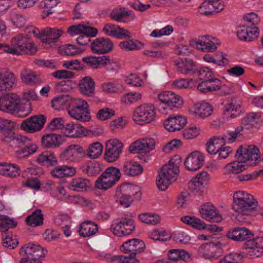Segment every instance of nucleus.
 Wrapping results in <instances>:
<instances>
[{
  "label": "nucleus",
  "instance_id": "24",
  "mask_svg": "<svg viewBox=\"0 0 263 263\" xmlns=\"http://www.w3.org/2000/svg\"><path fill=\"white\" fill-rule=\"evenodd\" d=\"M181 163V157L178 155L174 156L168 163L162 167L160 171L172 180H175L180 172L179 167Z\"/></svg>",
  "mask_w": 263,
  "mask_h": 263
},
{
  "label": "nucleus",
  "instance_id": "49",
  "mask_svg": "<svg viewBox=\"0 0 263 263\" xmlns=\"http://www.w3.org/2000/svg\"><path fill=\"white\" fill-rule=\"evenodd\" d=\"M243 160L234 161L227 164L224 168V173L231 175L240 173L247 168Z\"/></svg>",
  "mask_w": 263,
  "mask_h": 263
},
{
  "label": "nucleus",
  "instance_id": "36",
  "mask_svg": "<svg viewBox=\"0 0 263 263\" xmlns=\"http://www.w3.org/2000/svg\"><path fill=\"white\" fill-rule=\"evenodd\" d=\"M67 31L71 36H75L79 34H84L94 37L98 33V30L96 28L83 24L72 25L68 28Z\"/></svg>",
  "mask_w": 263,
  "mask_h": 263
},
{
  "label": "nucleus",
  "instance_id": "23",
  "mask_svg": "<svg viewBox=\"0 0 263 263\" xmlns=\"http://www.w3.org/2000/svg\"><path fill=\"white\" fill-rule=\"evenodd\" d=\"M114 44L109 39L99 37L94 40L91 43L92 51L97 54H104L111 51Z\"/></svg>",
  "mask_w": 263,
  "mask_h": 263
},
{
  "label": "nucleus",
  "instance_id": "8",
  "mask_svg": "<svg viewBox=\"0 0 263 263\" xmlns=\"http://www.w3.org/2000/svg\"><path fill=\"white\" fill-rule=\"evenodd\" d=\"M120 171L115 167H109L98 178L95 186L97 189L106 190L112 186L120 179Z\"/></svg>",
  "mask_w": 263,
  "mask_h": 263
},
{
  "label": "nucleus",
  "instance_id": "47",
  "mask_svg": "<svg viewBox=\"0 0 263 263\" xmlns=\"http://www.w3.org/2000/svg\"><path fill=\"white\" fill-rule=\"evenodd\" d=\"M138 217L141 222L151 226L159 224L161 220L159 214L153 212L142 213L139 214Z\"/></svg>",
  "mask_w": 263,
  "mask_h": 263
},
{
  "label": "nucleus",
  "instance_id": "22",
  "mask_svg": "<svg viewBox=\"0 0 263 263\" xmlns=\"http://www.w3.org/2000/svg\"><path fill=\"white\" fill-rule=\"evenodd\" d=\"M109 16L117 22L124 23H128L136 18V16L132 11L123 7L114 8L110 12Z\"/></svg>",
  "mask_w": 263,
  "mask_h": 263
},
{
  "label": "nucleus",
  "instance_id": "13",
  "mask_svg": "<svg viewBox=\"0 0 263 263\" xmlns=\"http://www.w3.org/2000/svg\"><path fill=\"white\" fill-rule=\"evenodd\" d=\"M221 44L218 39L216 37L204 35L194 42V46L196 48L205 52H213L217 50V47Z\"/></svg>",
  "mask_w": 263,
  "mask_h": 263
},
{
  "label": "nucleus",
  "instance_id": "43",
  "mask_svg": "<svg viewBox=\"0 0 263 263\" xmlns=\"http://www.w3.org/2000/svg\"><path fill=\"white\" fill-rule=\"evenodd\" d=\"M98 231V226L91 221L82 222L79 227L78 232L80 236L86 237L94 235Z\"/></svg>",
  "mask_w": 263,
  "mask_h": 263
},
{
  "label": "nucleus",
  "instance_id": "50",
  "mask_svg": "<svg viewBox=\"0 0 263 263\" xmlns=\"http://www.w3.org/2000/svg\"><path fill=\"white\" fill-rule=\"evenodd\" d=\"M176 65L181 72L187 74L193 72L195 68V63L190 59H181L176 61Z\"/></svg>",
  "mask_w": 263,
  "mask_h": 263
},
{
  "label": "nucleus",
  "instance_id": "19",
  "mask_svg": "<svg viewBox=\"0 0 263 263\" xmlns=\"http://www.w3.org/2000/svg\"><path fill=\"white\" fill-rule=\"evenodd\" d=\"M102 30L105 35L117 39H123L132 36V33L129 30L110 23L104 24Z\"/></svg>",
  "mask_w": 263,
  "mask_h": 263
},
{
  "label": "nucleus",
  "instance_id": "34",
  "mask_svg": "<svg viewBox=\"0 0 263 263\" xmlns=\"http://www.w3.org/2000/svg\"><path fill=\"white\" fill-rule=\"evenodd\" d=\"M261 240V238L260 237L249 240L245 248L246 254L252 257L260 256L263 253Z\"/></svg>",
  "mask_w": 263,
  "mask_h": 263
},
{
  "label": "nucleus",
  "instance_id": "2",
  "mask_svg": "<svg viewBox=\"0 0 263 263\" xmlns=\"http://www.w3.org/2000/svg\"><path fill=\"white\" fill-rule=\"evenodd\" d=\"M37 46L28 37L27 35L20 33L11 40V44L0 43V50L13 55L22 54H33L37 51Z\"/></svg>",
  "mask_w": 263,
  "mask_h": 263
},
{
  "label": "nucleus",
  "instance_id": "5",
  "mask_svg": "<svg viewBox=\"0 0 263 263\" xmlns=\"http://www.w3.org/2000/svg\"><path fill=\"white\" fill-rule=\"evenodd\" d=\"M67 113L72 119L82 122H89L91 120L89 105L82 98L74 97L68 108Z\"/></svg>",
  "mask_w": 263,
  "mask_h": 263
},
{
  "label": "nucleus",
  "instance_id": "26",
  "mask_svg": "<svg viewBox=\"0 0 263 263\" xmlns=\"http://www.w3.org/2000/svg\"><path fill=\"white\" fill-rule=\"evenodd\" d=\"M62 133L66 137L74 138L87 136L89 134V131L85 127L72 122L64 125Z\"/></svg>",
  "mask_w": 263,
  "mask_h": 263
},
{
  "label": "nucleus",
  "instance_id": "64",
  "mask_svg": "<svg viewBox=\"0 0 263 263\" xmlns=\"http://www.w3.org/2000/svg\"><path fill=\"white\" fill-rule=\"evenodd\" d=\"M241 259L242 256L240 253L233 252L224 255L219 263H239Z\"/></svg>",
  "mask_w": 263,
  "mask_h": 263
},
{
  "label": "nucleus",
  "instance_id": "57",
  "mask_svg": "<svg viewBox=\"0 0 263 263\" xmlns=\"http://www.w3.org/2000/svg\"><path fill=\"white\" fill-rule=\"evenodd\" d=\"M259 116L256 113L249 112L242 118L241 125L239 127H243V132L247 130L254 126Z\"/></svg>",
  "mask_w": 263,
  "mask_h": 263
},
{
  "label": "nucleus",
  "instance_id": "42",
  "mask_svg": "<svg viewBox=\"0 0 263 263\" xmlns=\"http://www.w3.org/2000/svg\"><path fill=\"white\" fill-rule=\"evenodd\" d=\"M20 167L15 163H0V174L9 177H16L20 175Z\"/></svg>",
  "mask_w": 263,
  "mask_h": 263
},
{
  "label": "nucleus",
  "instance_id": "58",
  "mask_svg": "<svg viewBox=\"0 0 263 263\" xmlns=\"http://www.w3.org/2000/svg\"><path fill=\"white\" fill-rule=\"evenodd\" d=\"M21 78L24 83L28 85H35L40 82V78L37 75L27 70L22 71Z\"/></svg>",
  "mask_w": 263,
  "mask_h": 263
},
{
  "label": "nucleus",
  "instance_id": "15",
  "mask_svg": "<svg viewBox=\"0 0 263 263\" xmlns=\"http://www.w3.org/2000/svg\"><path fill=\"white\" fill-rule=\"evenodd\" d=\"M123 144L118 139H111L106 141L105 159L108 162L116 161L122 153Z\"/></svg>",
  "mask_w": 263,
  "mask_h": 263
},
{
  "label": "nucleus",
  "instance_id": "25",
  "mask_svg": "<svg viewBox=\"0 0 263 263\" xmlns=\"http://www.w3.org/2000/svg\"><path fill=\"white\" fill-rule=\"evenodd\" d=\"M204 163V156L199 151L190 153L184 161V165L189 171H196L200 168Z\"/></svg>",
  "mask_w": 263,
  "mask_h": 263
},
{
  "label": "nucleus",
  "instance_id": "48",
  "mask_svg": "<svg viewBox=\"0 0 263 263\" xmlns=\"http://www.w3.org/2000/svg\"><path fill=\"white\" fill-rule=\"evenodd\" d=\"M38 163L47 167L55 165L58 160L55 155L49 152H46L40 154L36 158Z\"/></svg>",
  "mask_w": 263,
  "mask_h": 263
},
{
  "label": "nucleus",
  "instance_id": "12",
  "mask_svg": "<svg viewBox=\"0 0 263 263\" xmlns=\"http://www.w3.org/2000/svg\"><path fill=\"white\" fill-rule=\"evenodd\" d=\"M222 245L219 241L205 243L198 249L199 256L205 259L213 260L218 258Z\"/></svg>",
  "mask_w": 263,
  "mask_h": 263
},
{
  "label": "nucleus",
  "instance_id": "60",
  "mask_svg": "<svg viewBox=\"0 0 263 263\" xmlns=\"http://www.w3.org/2000/svg\"><path fill=\"white\" fill-rule=\"evenodd\" d=\"M127 123V118L125 116H121L111 120L109 126L112 130H121L126 127Z\"/></svg>",
  "mask_w": 263,
  "mask_h": 263
},
{
  "label": "nucleus",
  "instance_id": "52",
  "mask_svg": "<svg viewBox=\"0 0 263 263\" xmlns=\"http://www.w3.org/2000/svg\"><path fill=\"white\" fill-rule=\"evenodd\" d=\"M119 46L124 51H133L143 49L145 45L138 40H129L120 42Z\"/></svg>",
  "mask_w": 263,
  "mask_h": 263
},
{
  "label": "nucleus",
  "instance_id": "29",
  "mask_svg": "<svg viewBox=\"0 0 263 263\" xmlns=\"http://www.w3.org/2000/svg\"><path fill=\"white\" fill-rule=\"evenodd\" d=\"M37 174V171L33 167H28L24 170L22 173V177L26 179L23 182L24 186L30 188L36 191L40 190L41 185L36 178L32 177V175Z\"/></svg>",
  "mask_w": 263,
  "mask_h": 263
},
{
  "label": "nucleus",
  "instance_id": "20",
  "mask_svg": "<svg viewBox=\"0 0 263 263\" xmlns=\"http://www.w3.org/2000/svg\"><path fill=\"white\" fill-rule=\"evenodd\" d=\"M209 180L208 173L201 172L192 179L189 183V187L194 194L200 195L204 191L206 182Z\"/></svg>",
  "mask_w": 263,
  "mask_h": 263
},
{
  "label": "nucleus",
  "instance_id": "63",
  "mask_svg": "<svg viewBox=\"0 0 263 263\" xmlns=\"http://www.w3.org/2000/svg\"><path fill=\"white\" fill-rule=\"evenodd\" d=\"M135 255L115 256L112 258V263H140Z\"/></svg>",
  "mask_w": 263,
  "mask_h": 263
},
{
  "label": "nucleus",
  "instance_id": "30",
  "mask_svg": "<svg viewBox=\"0 0 263 263\" xmlns=\"http://www.w3.org/2000/svg\"><path fill=\"white\" fill-rule=\"evenodd\" d=\"M252 232L245 227H237L228 231L227 236L228 238L236 241H242L251 239Z\"/></svg>",
  "mask_w": 263,
  "mask_h": 263
},
{
  "label": "nucleus",
  "instance_id": "45",
  "mask_svg": "<svg viewBox=\"0 0 263 263\" xmlns=\"http://www.w3.org/2000/svg\"><path fill=\"white\" fill-rule=\"evenodd\" d=\"M80 169L84 174L94 176L103 170V166L99 162L89 161L82 164Z\"/></svg>",
  "mask_w": 263,
  "mask_h": 263
},
{
  "label": "nucleus",
  "instance_id": "27",
  "mask_svg": "<svg viewBox=\"0 0 263 263\" xmlns=\"http://www.w3.org/2000/svg\"><path fill=\"white\" fill-rule=\"evenodd\" d=\"M187 120L185 116L178 115L168 118L164 122V128L170 132L180 130L186 124Z\"/></svg>",
  "mask_w": 263,
  "mask_h": 263
},
{
  "label": "nucleus",
  "instance_id": "62",
  "mask_svg": "<svg viewBox=\"0 0 263 263\" xmlns=\"http://www.w3.org/2000/svg\"><path fill=\"white\" fill-rule=\"evenodd\" d=\"M17 224V222L13 218L6 215L0 216V229L7 231L10 228L16 227Z\"/></svg>",
  "mask_w": 263,
  "mask_h": 263
},
{
  "label": "nucleus",
  "instance_id": "7",
  "mask_svg": "<svg viewBox=\"0 0 263 263\" xmlns=\"http://www.w3.org/2000/svg\"><path fill=\"white\" fill-rule=\"evenodd\" d=\"M29 32L34 37L40 39L43 43L52 45L57 42L64 31L62 29L46 28L41 31L33 27L29 28Z\"/></svg>",
  "mask_w": 263,
  "mask_h": 263
},
{
  "label": "nucleus",
  "instance_id": "32",
  "mask_svg": "<svg viewBox=\"0 0 263 263\" xmlns=\"http://www.w3.org/2000/svg\"><path fill=\"white\" fill-rule=\"evenodd\" d=\"M96 83L90 76H85L79 82V90L84 96L92 97L95 94Z\"/></svg>",
  "mask_w": 263,
  "mask_h": 263
},
{
  "label": "nucleus",
  "instance_id": "21",
  "mask_svg": "<svg viewBox=\"0 0 263 263\" xmlns=\"http://www.w3.org/2000/svg\"><path fill=\"white\" fill-rule=\"evenodd\" d=\"M17 78L8 69L0 70V93L11 90L16 85Z\"/></svg>",
  "mask_w": 263,
  "mask_h": 263
},
{
  "label": "nucleus",
  "instance_id": "4",
  "mask_svg": "<svg viewBox=\"0 0 263 263\" xmlns=\"http://www.w3.org/2000/svg\"><path fill=\"white\" fill-rule=\"evenodd\" d=\"M156 119V108L154 104L149 103H144L138 106L133 115L134 122L139 125L152 123Z\"/></svg>",
  "mask_w": 263,
  "mask_h": 263
},
{
  "label": "nucleus",
  "instance_id": "9",
  "mask_svg": "<svg viewBox=\"0 0 263 263\" xmlns=\"http://www.w3.org/2000/svg\"><path fill=\"white\" fill-rule=\"evenodd\" d=\"M135 228L133 219L128 218H122L114 220L110 226V231L119 237L126 236L133 233Z\"/></svg>",
  "mask_w": 263,
  "mask_h": 263
},
{
  "label": "nucleus",
  "instance_id": "55",
  "mask_svg": "<svg viewBox=\"0 0 263 263\" xmlns=\"http://www.w3.org/2000/svg\"><path fill=\"white\" fill-rule=\"evenodd\" d=\"M116 115L115 110L110 107H102L98 110L95 114V119L100 121L111 119Z\"/></svg>",
  "mask_w": 263,
  "mask_h": 263
},
{
  "label": "nucleus",
  "instance_id": "11",
  "mask_svg": "<svg viewBox=\"0 0 263 263\" xmlns=\"http://www.w3.org/2000/svg\"><path fill=\"white\" fill-rule=\"evenodd\" d=\"M46 120V117L43 115L31 116L24 120L20 127L27 133L34 134L42 130Z\"/></svg>",
  "mask_w": 263,
  "mask_h": 263
},
{
  "label": "nucleus",
  "instance_id": "6",
  "mask_svg": "<svg viewBox=\"0 0 263 263\" xmlns=\"http://www.w3.org/2000/svg\"><path fill=\"white\" fill-rule=\"evenodd\" d=\"M46 253V251L40 245L28 243L20 249L21 263H41L40 259Z\"/></svg>",
  "mask_w": 263,
  "mask_h": 263
},
{
  "label": "nucleus",
  "instance_id": "17",
  "mask_svg": "<svg viewBox=\"0 0 263 263\" xmlns=\"http://www.w3.org/2000/svg\"><path fill=\"white\" fill-rule=\"evenodd\" d=\"M84 153L85 150L80 145L71 144L61 152L60 158L64 162L72 163L77 161Z\"/></svg>",
  "mask_w": 263,
  "mask_h": 263
},
{
  "label": "nucleus",
  "instance_id": "33",
  "mask_svg": "<svg viewBox=\"0 0 263 263\" xmlns=\"http://www.w3.org/2000/svg\"><path fill=\"white\" fill-rule=\"evenodd\" d=\"M167 263H182L181 260L187 262L191 259V255L183 249H173L167 252Z\"/></svg>",
  "mask_w": 263,
  "mask_h": 263
},
{
  "label": "nucleus",
  "instance_id": "1",
  "mask_svg": "<svg viewBox=\"0 0 263 263\" xmlns=\"http://www.w3.org/2000/svg\"><path fill=\"white\" fill-rule=\"evenodd\" d=\"M0 111L24 118L31 112L32 108L30 103H22L18 94L10 92L0 97Z\"/></svg>",
  "mask_w": 263,
  "mask_h": 263
},
{
  "label": "nucleus",
  "instance_id": "31",
  "mask_svg": "<svg viewBox=\"0 0 263 263\" xmlns=\"http://www.w3.org/2000/svg\"><path fill=\"white\" fill-rule=\"evenodd\" d=\"M213 111V106L206 102L197 103L190 110L191 114L200 118L211 116Z\"/></svg>",
  "mask_w": 263,
  "mask_h": 263
},
{
  "label": "nucleus",
  "instance_id": "16",
  "mask_svg": "<svg viewBox=\"0 0 263 263\" xmlns=\"http://www.w3.org/2000/svg\"><path fill=\"white\" fill-rule=\"evenodd\" d=\"M201 217L210 222H219L222 219V216L217 208L211 202H206L202 204L199 209Z\"/></svg>",
  "mask_w": 263,
  "mask_h": 263
},
{
  "label": "nucleus",
  "instance_id": "46",
  "mask_svg": "<svg viewBox=\"0 0 263 263\" xmlns=\"http://www.w3.org/2000/svg\"><path fill=\"white\" fill-rule=\"evenodd\" d=\"M120 191L122 193L123 195L134 197L136 199L140 198L141 191L139 186L130 183H125L120 186Z\"/></svg>",
  "mask_w": 263,
  "mask_h": 263
},
{
  "label": "nucleus",
  "instance_id": "35",
  "mask_svg": "<svg viewBox=\"0 0 263 263\" xmlns=\"http://www.w3.org/2000/svg\"><path fill=\"white\" fill-rule=\"evenodd\" d=\"M63 142L62 136L55 133L46 134L41 139L42 146L48 148L58 147Z\"/></svg>",
  "mask_w": 263,
  "mask_h": 263
},
{
  "label": "nucleus",
  "instance_id": "61",
  "mask_svg": "<svg viewBox=\"0 0 263 263\" xmlns=\"http://www.w3.org/2000/svg\"><path fill=\"white\" fill-rule=\"evenodd\" d=\"M142 94L139 92H132L122 96L121 101L124 104L130 105L140 101L142 99Z\"/></svg>",
  "mask_w": 263,
  "mask_h": 263
},
{
  "label": "nucleus",
  "instance_id": "37",
  "mask_svg": "<svg viewBox=\"0 0 263 263\" xmlns=\"http://www.w3.org/2000/svg\"><path fill=\"white\" fill-rule=\"evenodd\" d=\"M74 98L67 95H59L52 100L51 106L57 110H62L65 109L68 110Z\"/></svg>",
  "mask_w": 263,
  "mask_h": 263
},
{
  "label": "nucleus",
  "instance_id": "28",
  "mask_svg": "<svg viewBox=\"0 0 263 263\" xmlns=\"http://www.w3.org/2000/svg\"><path fill=\"white\" fill-rule=\"evenodd\" d=\"M240 108L241 104L239 102L235 100H232L224 107L223 119L228 121L239 116L242 112Z\"/></svg>",
  "mask_w": 263,
  "mask_h": 263
},
{
  "label": "nucleus",
  "instance_id": "41",
  "mask_svg": "<svg viewBox=\"0 0 263 263\" xmlns=\"http://www.w3.org/2000/svg\"><path fill=\"white\" fill-rule=\"evenodd\" d=\"M101 89L106 95H115L123 89V85L117 80L107 81L101 84Z\"/></svg>",
  "mask_w": 263,
  "mask_h": 263
},
{
  "label": "nucleus",
  "instance_id": "38",
  "mask_svg": "<svg viewBox=\"0 0 263 263\" xmlns=\"http://www.w3.org/2000/svg\"><path fill=\"white\" fill-rule=\"evenodd\" d=\"M225 144L226 140L223 137L214 136L210 138L206 143V151L209 154L215 155Z\"/></svg>",
  "mask_w": 263,
  "mask_h": 263
},
{
  "label": "nucleus",
  "instance_id": "54",
  "mask_svg": "<svg viewBox=\"0 0 263 263\" xmlns=\"http://www.w3.org/2000/svg\"><path fill=\"white\" fill-rule=\"evenodd\" d=\"M103 147L102 144L96 142L90 144L86 149V155L90 159H97L102 154Z\"/></svg>",
  "mask_w": 263,
  "mask_h": 263
},
{
  "label": "nucleus",
  "instance_id": "44",
  "mask_svg": "<svg viewBox=\"0 0 263 263\" xmlns=\"http://www.w3.org/2000/svg\"><path fill=\"white\" fill-rule=\"evenodd\" d=\"M222 83L220 80H215L213 81L203 80L197 85V89L201 92H210L216 91L220 89Z\"/></svg>",
  "mask_w": 263,
  "mask_h": 263
},
{
  "label": "nucleus",
  "instance_id": "3",
  "mask_svg": "<svg viewBox=\"0 0 263 263\" xmlns=\"http://www.w3.org/2000/svg\"><path fill=\"white\" fill-rule=\"evenodd\" d=\"M258 202L256 199L250 194L238 191L234 193L233 209L241 214L246 215L254 211Z\"/></svg>",
  "mask_w": 263,
  "mask_h": 263
},
{
  "label": "nucleus",
  "instance_id": "40",
  "mask_svg": "<svg viewBox=\"0 0 263 263\" xmlns=\"http://www.w3.org/2000/svg\"><path fill=\"white\" fill-rule=\"evenodd\" d=\"M82 61L88 66L97 69L100 67V65L106 66L110 62V58L107 55L101 57L87 56L82 58Z\"/></svg>",
  "mask_w": 263,
  "mask_h": 263
},
{
  "label": "nucleus",
  "instance_id": "56",
  "mask_svg": "<svg viewBox=\"0 0 263 263\" xmlns=\"http://www.w3.org/2000/svg\"><path fill=\"white\" fill-rule=\"evenodd\" d=\"M90 186L89 181L84 178H76L70 182L69 189L74 191H80Z\"/></svg>",
  "mask_w": 263,
  "mask_h": 263
},
{
  "label": "nucleus",
  "instance_id": "10",
  "mask_svg": "<svg viewBox=\"0 0 263 263\" xmlns=\"http://www.w3.org/2000/svg\"><path fill=\"white\" fill-rule=\"evenodd\" d=\"M236 156L241 158L245 162H249L251 164H256L260 158V152L255 145L240 146L236 151Z\"/></svg>",
  "mask_w": 263,
  "mask_h": 263
},
{
  "label": "nucleus",
  "instance_id": "14",
  "mask_svg": "<svg viewBox=\"0 0 263 263\" xmlns=\"http://www.w3.org/2000/svg\"><path fill=\"white\" fill-rule=\"evenodd\" d=\"M160 103L172 109L173 108H181L184 104L183 98L171 91H163L158 95Z\"/></svg>",
  "mask_w": 263,
  "mask_h": 263
},
{
  "label": "nucleus",
  "instance_id": "18",
  "mask_svg": "<svg viewBox=\"0 0 263 263\" xmlns=\"http://www.w3.org/2000/svg\"><path fill=\"white\" fill-rule=\"evenodd\" d=\"M155 146V141L153 138L146 137L137 140L129 146V151L133 154L147 153Z\"/></svg>",
  "mask_w": 263,
  "mask_h": 263
},
{
  "label": "nucleus",
  "instance_id": "39",
  "mask_svg": "<svg viewBox=\"0 0 263 263\" xmlns=\"http://www.w3.org/2000/svg\"><path fill=\"white\" fill-rule=\"evenodd\" d=\"M143 167L138 162L133 160H128L124 162L123 171L126 175L134 176L142 173Z\"/></svg>",
  "mask_w": 263,
  "mask_h": 263
},
{
  "label": "nucleus",
  "instance_id": "51",
  "mask_svg": "<svg viewBox=\"0 0 263 263\" xmlns=\"http://www.w3.org/2000/svg\"><path fill=\"white\" fill-rule=\"evenodd\" d=\"M43 219L44 216L41 210L37 209L27 217L26 222L28 226L35 227L42 225Z\"/></svg>",
  "mask_w": 263,
  "mask_h": 263
},
{
  "label": "nucleus",
  "instance_id": "53",
  "mask_svg": "<svg viewBox=\"0 0 263 263\" xmlns=\"http://www.w3.org/2000/svg\"><path fill=\"white\" fill-rule=\"evenodd\" d=\"M181 220L187 225H190L193 228L198 230H202L205 226V223L201 219L194 216L187 215L182 217Z\"/></svg>",
  "mask_w": 263,
  "mask_h": 263
},
{
  "label": "nucleus",
  "instance_id": "59",
  "mask_svg": "<svg viewBox=\"0 0 263 263\" xmlns=\"http://www.w3.org/2000/svg\"><path fill=\"white\" fill-rule=\"evenodd\" d=\"M173 180L165 175L160 171L156 179V184L159 190L165 191Z\"/></svg>",
  "mask_w": 263,
  "mask_h": 263
}]
</instances>
